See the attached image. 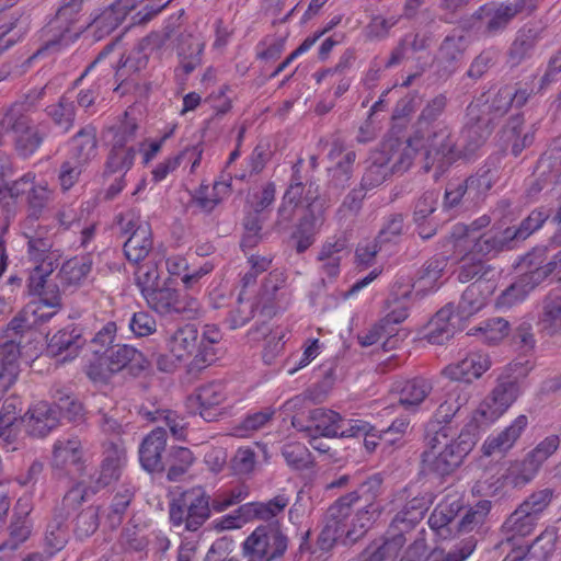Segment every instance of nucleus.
<instances>
[{
	"label": "nucleus",
	"instance_id": "1",
	"mask_svg": "<svg viewBox=\"0 0 561 561\" xmlns=\"http://www.w3.org/2000/svg\"><path fill=\"white\" fill-rule=\"evenodd\" d=\"M522 393V386L517 380H511V375L504 377L500 383L478 404L471 414V421L457 438H454L453 428L444 425L434 430L428 438L430 450L425 453V462L442 474L457 469L473 449L478 434L471 431L486 428L497 422L517 400Z\"/></svg>",
	"mask_w": 561,
	"mask_h": 561
},
{
	"label": "nucleus",
	"instance_id": "2",
	"mask_svg": "<svg viewBox=\"0 0 561 561\" xmlns=\"http://www.w3.org/2000/svg\"><path fill=\"white\" fill-rule=\"evenodd\" d=\"M547 218V213L535 210L517 229L501 225L481 234L479 230L489 224V219L485 217L480 218L470 228L457 227L453 234V247L457 255L463 253L460 257L459 280L469 282L479 273L485 275L491 272L494 275L493 271L485 267L484 259L495 255L510 241L526 239L538 230Z\"/></svg>",
	"mask_w": 561,
	"mask_h": 561
},
{
	"label": "nucleus",
	"instance_id": "3",
	"mask_svg": "<svg viewBox=\"0 0 561 561\" xmlns=\"http://www.w3.org/2000/svg\"><path fill=\"white\" fill-rule=\"evenodd\" d=\"M136 7L137 0H117L113 5L94 14L89 23L77 16L78 12L75 5L62 7L49 25V32H54V34L48 39L46 49L68 46L84 30L91 32L95 39H100L115 30Z\"/></svg>",
	"mask_w": 561,
	"mask_h": 561
},
{
	"label": "nucleus",
	"instance_id": "4",
	"mask_svg": "<svg viewBox=\"0 0 561 561\" xmlns=\"http://www.w3.org/2000/svg\"><path fill=\"white\" fill-rule=\"evenodd\" d=\"M47 244L28 241V251L32 261V271L28 278V289L38 299L27 305L23 312L25 327L44 322L55 316L60 309V291L56 285L49 284L47 277L57 267L59 254L46 249Z\"/></svg>",
	"mask_w": 561,
	"mask_h": 561
},
{
	"label": "nucleus",
	"instance_id": "5",
	"mask_svg": "<svg viewBox=\"0 0 561 561\" xmlns=\"http://www.w3.org/2000/svg\"><path fill=\"white\" fill-rule=\"evenodd\" d=\"M64 409H67L70 420H76L82 411L79 402L69 399L57 407L38 402L24 417L19 419L15 404L5 402L0 411V438L11 444L20 437L22 427L32 436H45L59 424L60 410Z\"/></svg>",
	"mask_w": 561,
	"mask_h": 561
},
{
	"label": "nucleus",
	"instance_id": "6",
	"mask_svg": "<svg viewBox=\"0 0 561 561\" xmlns=\"http://www.w3.org/2000/svg\"><path fill=\"white\" fill-rule=\"evenodd\" d=\"M115 333L116 324L108 322L90 342L93 359L90 360L87 373L94 382H104L126 367L131 371L145 368V358L136 348L129 345L110 346Z\"/></svg>",
	"mask_w": 561,
	"mask_h": 561
},
{
	"label": "nucleus",
	"instance_id": "7",
	"mask_svg": "<svg viewBox=\"0 0 561 561\" xmlns=\"http://www.w3.org/2000/svg\"><path fill=\"white\" fill-rule=\"evenodd\" d=\"M411 293L410 286L393 290L394 297L387 304L386 316L371 331L359 337L362 345L369 346L381 342L385 350L397 346L400 330L396 325L408 317V299Z\"/></svg>",
	"mask_w": 561,
	"mask_h": 561
},
{
	"label": "nucleus",
	"instance_id": "8",
	"mask_svg": "<svg viewBox=\"0 0 561 561\" xmlns=\"http://www.w3.org/2000/svg\"><path fill=\"white\" fill-rule=\"evenodd\" d=\"M209 511L205 492L192 489L171 504L170 520L173 527L184 526L185 530L195 533L209 517Z\"/></svg>",
	"mask_w": 561,
	"mask_h": 561
},
{
	"label": "nucleus",
	"instance_id": "9",
	"mask_svg": "<svg viewBox=\"0 0 561 561\" xmlns=\"http://www.w3.org/2000/svg\"><path fill=\"white\" fill-rule=\"evenodd\" d=\"M287 549L286 537L271 526L257 527L242 545L247 561H274Z\"/></svg>",
	"mask_w": 561,
	"mask_h": 561
},
{
	"label": "nucleus",
	"instance_id": "10",
	"mask_svg": "<svg viewBox=\"0 0 561 561\" xmlns=\"http://www.w3.org/2000/svg\"><path fill=\"white\" fill-rule=\"evenodd\" d=\"M560 438L557 435H550L542 439L523 461L512 463L505 476V483L513 486H519L528 483L535 478L540 467L558 449Z\"/></svg>",
	"mask_w": 561,
	"mask_h": 561
},
{
	"label": "nucleus",
	"instance_id": "11",
	"mask_svg": "<svg viewBox=\"0 0 561 561\" xmlns=\"http://www.w3.org/2000/svg\"><path fill=\"white\" fill-rule=\"evenodd\" d=\"M288 497L277 495L267 503H248L238 508L233 514L216 519L215 527L220 530L241 528L253 518L268 519L288 505Z\"/></svg>",
	"mask_w": 561,
	"mask_h": 561
},
{
	"label": "nucleus",
	"instance_id": "12",
	"mask_svg": "<svg viewBox=\"0 0 561 561\" xmlns=\"http://www.w3.org/2000/svg\"><path fill=\"white\" fill-rule=\"evenodd\" d=\"M311 421L314 431L323 437H357L368 428V423L363 420H346L339 413L324 409L313 410Z\"/></svg>",
	"mask_w": 561,
	"mask_h": 561
},
{
	"label": "nucleus",
	"instance_id": "13",
	"mask_svg": "<svg viewBox=\"0 0 561 561\" xmlns=\"http://www.w3.org/2000/svg\"><path fill=\"white\" fill-rule=\"evenodd\" d=\"M492 366L488 353L473 350L463 354L459 360L450 363L443 369V375L450 380L472 383L480 379Z\"/></svg>",
	"mask_w": 561,
	"mask_h": 561
},
{
	"label": "nucleus",
	"instance_id": "14",
	"mask_svg": "<svg viewBox=\"0 0 561 561\" xmlns=\"http://www.w3.org/2000/svg\"><path fill=\"white\" fill-rule=\"evenodd\" d=\"M198 340L197 329L187 324L175 331L167 341V353L159 359L162 370L172 369L178 362L188 358L196 350Z\"/></svg>",
	"mask_w": 561,
	"mask_h": 561
},
{
	"label": "nucleus",
	"instance_id": "15",
	"mask_svg": "<svg viewBox=\"0 0 561 561\" xmlns=\"http://www.w3.org/2000/svg\"><path fill=\"white\" fill-rule=\"evenodd\" d=\"M226 400L225 387L214 382L201 387L187 399V408L193 413H198L204 420L213 421L221 415L225 408L221 404Z\"/></svg>",
	"mask_w": 561,
	"mask_h": 561
},
{
	"label": "nucleus",
	"instance_id": "16",
	"mask_svg": "<svg viewBox=\"0 0 561 561\" xmlns=\"http://www.w3.org/2000/svg\"><path fill=\"white\" fill-rule=\"evenodd\" d=\"M122 227L126 233H130L124 244L125 255L128 261L138 263L148 255L152 247L150 226L133 215L130 219L122 220Z\"/></svg>",
	"mask_w": 561,
	"mask_h": 561
},
{
	"label": "nucleus",
	"instance_id": "17",
	"mask_svg": "<svg viewBox=\"0 0 561 561\" xmlns=\"http://www.w3.org/2000/svg\"><path fill=\"white\" fill-rule=\"evenodd\" d=\"M527 425V416L518 415L504 430L496 434L489 435L481 447L483 455L491 456L507 453L514 447Z\"/></svg>",
	"mask_w": 561,
	"mask_h": 561
},
{
	"label": "nucleus",
	"instance_id": "18",
	"mask_svg": "<svg viewBox=\"0 0 561 561\" xmlns=\"http://www.w3.org/2000/svg\"><path fill=\"white\" fill-rule=\"evenodd\" d=\"M494 288L495 284L491 278L488 280L477 279L463 293L459 302V316L457 317L468 318L480 311L485 306L486 299Z\"/></svg>",
	"mask_w": 561,
	"mask_h": 561
},
{
	"label": "nucleus",
	"instance_id": "19",
	"mask_svg": "<svg viewBox=\"0 0 561 561\" xmlns=\"http://www.w3.org/2000/svg\"><path fill=\"white\" fill-rule=\"evenodd\" d=\"M546 276V271L536 270L530 274H526L516 280L510 288L502 293L496 301L499 308H510L522 302L528 294L539 284Z\"/></svg>",
	"mask_w": 561,
	"mask_h": 561
},
{
	"label": "nucleus",
	"instance_id": "20",
	"mask_svg": "<svg viewBox=\"0 0 561 561\" xmlns=\"http://www.w3.org/2000/svg\"><path fill=\"white\" fill-rule=\"evenodd\" d=\"M167 433L163 428L153 430L142 442L139 459L142 468L149 472L160 470L161 453L164 449Z\"/></svg>",
	"mask_w": 561,
	"mask_h": 561
},
{
	"label": "nucleus",
	"instance_id": "21",
	"mask_svg": "<svg viewBox=\"0 0 561 561\" xmlns=\"http://www.w3.org/2000/svg\"><path fill=\"white\" fill-rule=\"evenodd\" d=\"M19 356L20 347L13 341L0 345V398L18 378Z\"/></svg>",
	"mask_w": 561,
	"mask_h": 561
},
{
	"label": "nucleus",
	"instance_id": "22",
	"mask_svg": "<svg viewBox=\"0 0 561 561\" xmlns=\"http://www.w3.org/2000/svg\"><path fill=\"white\" fill-rule=\"evenodd\" d=\"M91 264L90 259L85 256L73 257L64 263L58 274L62 290H73L83 285L90 274Z\"/></svg>",
	"mask_w": 561,
	"mask_h": 561
},
{
	"label": "nucleus",
	"instance_id": "23",
	"mask_svg": "<svg viewBox=\"0 0 561 561\" xmlns=\"http://www.w3.org/2000/svg\"><path fill=\"white\" fill-rule=\"evenodd\" d=\"M82 459L81 443L78 438H60L54 445L51 465L56 469H68Z\"/></svg>",
	"mask_w": 561,
	"mask_h": 561
},
{
	"label": "nucleus",
	"instance_id": "24",
	"mask_svg": "<svg viewBox=\"0 0 561 561\" xmlns=\"http://www.w3.org/2000/svg\"><path fill=\"white\" fill-rule=\"evenodd\" d=\"M433 385L425 378H413L407 380L399 391V401L408 410L420 407L428 397Z\"/></svg>",
	"mask_w": 561,
	"mask_h": 561
},
{
	"label": "nucleus",
	"instance_id": "25",
	"mask_svg": "<svg viewBox=\"0 0 561 561\" xmlns=\"http://www.w3.org/2000/svg\"><path fill=\"white\" fill-rule=\"evenodd\" d=\"M449 308L440 309L427 325L426 339L432 344H443L455 333V320Z\"/></svg>",
	"mask_w": 561,
	"mask_h": 561
},
{
	"label": "nucleus",
	"instance_id": "26",
	"mask_svg": "<svg viewBox=\"0 0 561 561\" xmlns=\"http://www.w3.org/2000/svg\"><path fill=\"white\" fill-rule=\"evenodd\" d=\"M460 507L461 504L457 496H448L444 502L437 505L430 516V527L436 531L438 536H444L445 531L450 530L453 520Z\"/></svg>",
	"mask_w": 561,
	"mask_h": 561
},
{
	"label": "nucleus",
	"instance_id": "27",
	"mask_svg": "<svg viewBox=\"0 0 561 561\" xmlns=\"http://www.w3.org/2000/svg\"><path fill=\"white\" fill-rule=\"evenodd\" d=\"M124 465L125 450L121 446L111 445L105 451L98 483L107 485L118 479Z\"/></svg>",
	"mask_w": 561,
	"mask_h": 561
},
{
	"label": "nucleus",
	"instance_id": "28",
	"mask_svg": "<svg viewBox=\"0 0 561 561\" xmlns=\"http://www.w3.org/2000/svg\"><path fill=\"white\" fill-rule=\"evenodd\" d=\"M148 305L159 313L181 311L183 309L178 294L171 287H158L144 296Z\"/></svg>",
	"mask_w": 561,
	"mask_h": 561
},
{
	"label": "nucleus",
	"instance_id": "29",
	"mask_svg": "<svg viewBox=\"0 0 561 561\" xmlns=\"http://www.w3.org/2000/svg\"><path fill=\"white\" fill-rule=\"evenodd\" d=\"M127 138L117 139L107 160V169L115 173L125 174L134 164L136 149L126 145Z\"/></svg>",
	"mask_w": 561,
	"mask_h": 561
},
{
	"label": "nucleus",
	"instance_id": "30",
	"mask_svg": "<svg viewBox=\"0 0 561 561\" xmlns=\"http://www.w3.org/2000/svg\"><path fill=\"white\" fill-rule=\"evenodd\" d=\"M428 508V501L424 499H413L401 512H399L393 520V526L400 531H404L413 527L423 519Z\"/></svg>",
	"mask_w": 561,
	"mask_h": 561
},
{
	"label": "nucleus",
	"instance_id": "31",
	"mask_svg": "<svg viewBox=\"0 0 561 561\" xmlns=\"http://www.w3.org/2000/svg\"><path fill=\"white\" fill-rule=\"evenodd\" d=\"M538 324L548 333L561 329V294L551 295L543 301Z\"/></svg>",
	"mask_w": 561,
	"mask_h": 561
},
{
	"label": "nucleus",
	"instance_id": "32",
	"mask_svg": "<svg viewBox=\"0 0 561 561\" xmlns=\"http://www.w3.org/2000/svg\"><path fill=\"white\" fill-rule=\"evenodd\" d=\"M79 346V336L73 337L68 331H59L49 340L47 351L53 356H60L64 351L68 352V355L61 358L62 362H66L69 357L76 356Z\"/></svg>",
	"mask_w": 561,
	"mask_h": 561
},
{
	"label": "nucleus",
	"instance_id": "33",
	"mask_svg": "<svg viewBox=\"0 0 561 561\" xmlns=\"http://www.w3.org/2000/svg\"><path fill=\"white\" fill-rule=\"evenodd\" d=\"M448 136L446 133L435 135L431 142V148L426 150V160L432 164L437 162V168L443 170L445 165L453 160L451 145L447 142Z\"/></svg>",
	"mask_w": 561,
	"mask_h": 561
},
{
	"label": "nucleus",
	"instance_id": "34",
	"mask_svg": "<svg viewBox=\"0 0 561 561\" xmlns=\"http://www.w3.org/2000/svg\"><path fill=\"white\" fill-rule=\"evenodd\" d=\"M551 499L552 492L548 489L534 493L514 512V519L518 520L527 514L537 517L548 506Z\"/></svg>",
	"mask_w": 561,
	"mask_h": 561
},
{
	"label": "nucleus",
	"instance_id": "35",
	"mask_svg": "<svg viewBox=\"0 0 561 561\" xmlns=\"http://www.w3.org/2000/svg\"><path fill=\"white\" fill-rule=\"evenodd\" d=\"M378 514L376 504L370 503L365 511H358L352 523L359 524V529L348 528L345 533V542H354L360 538L371 525Z\"/></svg>",
	"mask_w": 561,
	"mask_h": 561
},
{
	"label": "nucleus",
	"instance_id": "36",
	"mask_svg": "<svg viewBox=\"0 0 561 561\" xmlns=\"http://www.w3.org/2000/svg\"><path fill=\"white\" fill-rule=\"evenodd\" d=\"M305 187L301 183L291 184L286 191L283 199L279 214L283 218H289L296 210L304 207L305 204L309 205V198H301Z\"/></svg>",
	"mask_w": 561,
	"mask_h": 561
},
{
	"label": "nucleus",
	"instance_id": "37",
	"mask_svg": "<svg viewBox=\"0 0 561 561\" xmlns=\"http://www.w3.org/2000/svg\"><path fill=\"white\" fill-rule=\"evenodd\" d=\"M467 399L459 387H453L446 396V399L437 409V416L444 422H448L466 403Z\"/></svg>",
	"mask_w": 561,
	"mask_h": 561
},
{
	"label": "nucleus",
	"instance_id": "38",
	"mask_svg": "<svg viewBox=\"0 0 561 561\" xmlns=\"http://www.w3.org/2000/svg\"><path fill=\"white\" fill-rule=\"evenodd\" d=\"M135 274L137 285L144 296L160 287L159 272L154 262L140 265Z\"/></svg>",
	"mask_w": 561,
	"mask_h": 561
},
{
	"label": "nucleus",
	"instance_id": "39",
	"mask_svg": "<svg viewBox=\"0 0 561 561\" xmlns=\"http://www.w3.org/2000/svg\"><path fill=\"white\" fill-rule=\"evenodd\" d=\"M229 191V186L226 183H215L211 188L205 186L202 187L196 196V201L202 208L209 211L211 210Z\"/></svg>",
	"mask_w": 561,
	"mask_h": 561
},
{
	"label": "nucleus",
	"instance_id": "40",
	"mask_svg": "<svg viewBox=\"0 0 561 561\" xmlns=\"http://www.w3.org/2000/svg\"><path fill=\"white\" fill-rule=\"evenodd\" d=\"M340 537L336 523L327 525L318 538L316 549L312 551L314 561H321Z\"/></svg>",
	"mask_w": 561,
	"mask_h": 561
},
{
	"label": "nucleus",
	"instance_id": "41",
	"mask_svg": "<svg viewBox=\"0 0 561 561\" xmlns=\"http://www.w3.org/2000/svg\"><path fill=\"white\" fill-rule=\"evenodd\" d=\"M490 502L486 500L479 501L474 507H471L462 517L459 528L461 531H470L481 524L490 511Z\"/></svg>",
	"mask_w": 561,
	"mask_h": 561
},
{
	"label": "nucleus",
	"instance_id": "42",
	"mask_svg": "<svg viewBox=\"0 0 561 561\" xmlns=\"http://www.w3.org/2000/svg\"><path fill=\"white\" fill-rule=\"evenodd\" d=\"M283 456L286 462L296 469L307 467L310 462L308 449L299 443H290L284 446Z\"/></svg>",
	"mask_w": 561,
	"mask_h": 561
},
{
	"label": "nucleus",
	"instance_id": "43",
	"mask_svg": "<svg viewBox=\"0 0 561 561\" xmlns=\"http://www.w3.org/2000/svg\"><path fill=\"white\" fill-rule=\"evenodd\" d=\"M401 546V539L385 541L378 548L370 547L368 549L365 561H393Z\"/></svg>",
	"mask_w": 561,
	"mask_h": 561
},
{
	"label": "nucleus",
	"instance_id": "44",
	"mask_svg": "<svg viewBox=\"0 0 561 561\" xmlns=\"http://www.w3.org/2000/svg\"><path fill=\"white\" fill-rule=\"evenodd\" d=\"M440 265L438 262L434 266L433 263L428 265L423 275L413 285L416 291L428 293L437 288L443 271Z\"/></svg>",
	"mask_w": 561,
	"mask_h": 561
},
{
	"label": "nucleus",
	"instance_id": "45",
	"mask_svg": "<svg viewBox=\"0 0 561 561\" xmlns=\"http://www.w3.org/2000/svg\"><path fill=\"white\" fill-rule=\"evenodd\" d=\"M95 135L92 129H84L73 139V147L78 150V158L87 161L94 156Z\"/></svg>",
	"mask_w": 561,
	"mask_h": 561
},
{
	"label": "nucleus",
	"instance_id": "46",
	"mask_svg": "<svg viewBox=\"0 0 561 561\" xmlns=\"http://www.w3.org/2000/svg\"><path fill=\"white\" fill-rule=\"evenodd\" d=\"M10 191L12 192V195L15 196L27 193L32 196L31 202L35 203V201H38V204L46 199L48 195L46 186L41 184L34 186L32 180L28 176L22 179L20 182L14 183Z\"/></svg>",
	"mask_w": 561,
	"mask_h": 561
},
{
	"label": "nucleus",
	"instance_id": "47",
	"mask_svg": "<svg viewBox=\"0 0 561 561\" xmlns=\"http://www.w3.org/2000/svg\"><path fill=\"white\" fill-rule=\"evenodd\" d=\"M483 339L489 343H497L508 334V323L503 319H493L484 327L478 328Z\"/></svg>",
	"mask_w": 561,
	"mask_h": 561
},
{
	"label": "nucleus",
	"instance_id": "48",
	"mask_svg": "<svg viewBox=\"0 0 561 561\" xmlns=\"http://www.w3.org/2000/svg\"><path fill=\"white\" fill-rule=\"evenodd\" d=\"M174 463L171 465L168 478L176 480L193 462V455L187 448L180 447L173 454Z\"/></svg>",
	"mask_w": 561,
	"mask_h": 561
},
{
	"label": "nucleus",
	"instance_id": "49",
	"mask_svg": "<svg viewBox=\"0 0 561 561\" xmlns=\"http://www.w3.org/2000/svg\"><path fill=\"white\" fill-rule=\"evenodd\" d=\"M232 550V540L222 537L213 543L205 561H237L234 557H230Z\"/></svg>",
	"mask_w": 561,
	"mask_h": 561
},
{
	"label": "nucleus",
	"instance_id": "50",
	"mask_svg": "<svg viewBox=\"0 0 561 561\" xmlns=\"http://www.w3.org/2000/svg\"><path fill=\"white\" fill-rule=\"evenodd\" d=\"M98 527V511L89 507L83 511L77 518L76 531L79 537L90 536Z\"/></svg>",
	"mask_w": 561,
	"mask_h": 561
},
{
	"label": "nucleus",
	"instance_id": "51",
	"mask_svg": "<svg viewBox=\"0 0 561 561\" xmlns=\"http://www.w3.org/2000/svg\"><path fill=\"white\" fill-rule=\"evenodd\" d=\"M130 330L137 336H147L156 331V321L147 312H137L130 320Z\"/></svg>",
	"mask_w": 561,
	"mask_h": 561
},
{
	"label": "nucleus",
	"instance_id": "52",
	"mask_svg": "<svg viewBox=\"0 0 561 561\" xmlns=\"http://www.w3.org/2000/svg\"><path fill=\"white\" fill-rule=\"evenodd\" d=\"M247 495L248 493L243 489L220 493L214 499L211 507L215 512H222L229 506L244 500Z\"/></svg>",
	"mask_w": 561,
	"mask_h": 561
},
{
	"label": "nucleus",
	"instance_id": "53",
	"mask_svg": "<svg viewBox=\"0 0 561 561\" xmlns=\"http://www.w3.org/2000/svg\"><path fill=\"white\" fill-rule=\"evenodd\" d=\"M320 226V219L314 218L311 222L305 221L301 224L297 238V250L305 251L313 241V234Z\"/></svg>",
	"mask_w": 561,
	"mask_h": 561
},
{
	"label": "nucleus",
	"instance_id": "54",
	"mask_svg": "<svg viewBox=\"0 0 561 561\" xmlns=\"http://www.w3.org/2000/svg\"><path fill=\"white\" fill-rule=\"evenodd\" d=\"M49 114L53 116L56 124L61 130H68L73 119V108L70 103L61 102L59 105L54 106L49 110Z\"/></svg>",
	"mask_w": 561,
	"mask_h": 561
},
{
	"label": "nucleus",
	"instance_id": "55",
	"mask_svg": "<svg viewBox=\"0 0 561 561\" xmlns=\"http://www.w3.org/2000/svg\"><path fill=\"white\" fill-rule=\"evenodd\" d=\"M220 334L215 329H207L204 333L203 341L201 343L202 350L198 351L196 357H198L203 363L209 364L215 360V353L213 347H208L206 342L210 344H215L219 341Z\"/></svg>",
	"mask_w": 561,
	"mask_h": 561
},
{
	"label": "nucleus",
	"instance_id": "56",
	"mask_svg": "<svg viewBox=\"0 0 561 561\" xmlns=\"http://www.w3.org/2000/svg\"><path fill=\"white\" fill-rule=\"evenodd\" d=\"M519 11H522V5L519 2L500 5L495 11L494 16L489 23L490 28L494 30L500 27L502 23L507 22L510 19L515 16Z\"/></svg>",
	"mask_w": 561,
	"mask_h": 561
},
{
	"label": "nucleus",
	"instance_id": "57",
	"mask_svg": "<svg viewBox=\"0 0 561 561\" xmlns=\"http://www.w3.org/2000/svg\"><path fill=\"white\" fill-rule=\"evenodd\" d=\"M536 520L537 517L531 514H527V516H523L518 520H515L513 513L506 525L515 535L524 537L533 531Z\"/></svg>",
	"mask_w": 561,
	"mask_h": 561
},
{
	"label": "nucleus",
	"instance_id": "58",
	"mask_svg": "<svg viewBox=\"0 0 561 561\" xmlns=\"http://www.w3.org/2000/svg\"><path fill=\"white\" fill-rule=\"evenodd\" d=\"M255 465L254 454L250 448H240L233 458V469L238 473H249Z\"/></svg>",
	"mask_w": 561,
	"mask_h": 561
},
{
	"label": "nucleus",
	"instance_id": "59",
	"mask_svg": "<svg viewBox=\"0 0 561 561\" xmlns=\"http://www.w3.org/2000/svg\"><path fill=\"white\" fill-rule=\"evenodd\" d=\"M474 550V543L472 540H467L459 552L449 553L444 556L440 551H433L431 554V561H465Z\"/></svg>",
	"mask_w": 561,
	"mask_h": 561
},
{
	"label": "nucleus",
	"instance_id": "60",
	"mask_svg": "<svg viewBox=\"0 0 561 561\" xmlns=\"http://www.w3.org/2000/svg\"><path fill=\"white\" fill-rule=\"evenodd\" d=\"M180 162H181V156H174V157H170V158L163 160L161 163H159L152 170L153 181L154 182L163 181L171 172L176 170V168L180 165Z\"/></svg>",
	"mask_w": 561,
	"mask_h": 561
},
{
	"label": "nucleus",
	"instance_id": "61",
	"mask_svg": "<svg viewBox=\"0 0 561 561\" xmlns=\"http://www.w3.org/2000/svg\"><path fill=\"white\" fill-rule=\"evenodd\" d=\"M41 139L33 130H27L20 136L18 140V149L23 156L32 154L39 146Z\"/></svg>",
	"mask_w": 561,
	"mask_h": 561
},
{
	"label": "nucleus",
	"instance_id": "62",
	"mask_svg": "<svg viewBox=\"0 0 561 561\" xmlns=\"http://www.w3.org/2000/svg\"><path fill=\"white\" fill-rule=\"evenodd\" d=\"M408 425L409 421L405 419L396 420L383 433L382 440L389 444H394L405 433Z\"/></svg>",
	"mask_w": 561,
	"mask_h": 561
},
{
	"label": "nucleus",
	"instance_id": "63",
	"mask_svg": "<svg viewBox=\"0 0 561 561\" xmlns=\"http://www.w3.org/2000/svg\"><path fill=\"white\" fill-rule=\"evenodd\" d=\"M197 535L193 534L191 537L184 538L179 548L178 561H195Z\"/></svg>",
	"mask_w": 561,
	"mask_h": 561
},
{
	"label": "nucleus",
	"instance_id": "64",
	"mask_svg": "<svg viewBox=\"0 0 561 561\" xmlns=\"http://www.w3.org/2000/svg\"><path fill=\"white\" fill-rule=\"evenodd\" d=\"M81 172V168L79 165H72L70 162H67L62 165L60 172V184L61 187L66 191L69 190L75 182L77 181L79 174Z\"/></svg>",
	"mask_w": 561,
	"mask_h": 561
}]
</instances>
